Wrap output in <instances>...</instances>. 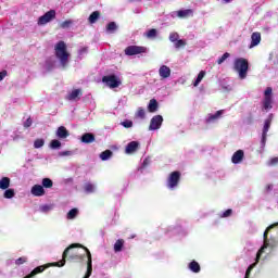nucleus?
I'll return each instance as SVG.
<instances>
[{
	"mask_svg": "<svg viewBox=\"0 0 278 278\" xmlns=\"http://www.w3.org/2000/svg\"><path fill=\"white\" fill-rule=\"evenodd\" d=\"M260 42H262V34L261 33H253L251 35V45H250V49H253V47H257V45H260Z\"/></svg>",
	"mask_w": 278,
	"mask_h": 278,
	"instance_id": "nucleus-15",
	"label": "nucleus"
},
{
	"mask_svg": "<svg viewBox=\"0 0 278 278\" xmlns=\"http://www.w3.org/2000/svg\"><path fill=\"white\" fill-rule=\"evenodd\" d=\"M51 210H53V207L49 204H45L40 206V212H43L45 214H47V212H51Z\"/></svg>",
	"mask_w": 278,
	"mask_h": 278,
	"instance_id": "nucleus-41",
	"label": "nucleus"
},
{
	"mask_svg": "<svg viewBox=\"0 0 278 278\" xmlns=\"http://www.w3.org/2000/svg\"><path fill=\"white\" fill-rule=\"evenodd\" d=\"M147 116V113L144 112V109L139 108L136 113V118L143 119Z\"/></svg>",
	"mask_w": 278,
	"mask_h": 278,
	"instance_id": "nucleus-34",
	"label": "nucleus"
},
{
	"mask_svg": "<svg viewBox=\"0 0 278 278\" xmlns=\"http://www.w3.org/2000/svg\"><path fill=\"white\" fill-rule=\"evenodd\" d=\"M60 155H62L63 157L67 155H73V151H63V152H60Z\"/></svg>",
	"mask_w": 278,
	"mask_h": 278,
	"instance_id": "nucleus-51",
	"label": "nucleus"
},
{
	"mask_svg": "<svg viewBox=\"0 0 278 278\" xmlns=\"http://www.w3.org/2000/svg\"><path fill=\"white\" fill-rule=\"evenodd\" d=\"M102 83L105 84L109 88H118L121 86V79L116 75H109L102 77Z\"/></svg>",
	"mask_w": 278,
	"mask_h": 278,
	"instance_id": "nucleus-8",
	"label": "nucleus"
},
{
	"mask_svg": "<svg viewBox=\"0 0 278 278\" xmlns=\"http://www.w3.org/2000/svg\"><path fill=\"white\" fill-rule=\"evenodd\" d=\"M30 192L34 197H45L46 194L45 187H42V185H34Z\"/></svg>",
	"mask_w": 278,
	"mask_h": 278,
	"instance_id": "nucleus-12",
	"label": "nucleus"
},
{
	"mask_svg": "<svg viewBox=\"0 0 278 278\" xmlns=\"http://www.w3.org/2000/svg\"><path fill=\"white\" fill-rule=\"evenodd\" d=\"M162 123H164V117L162 115H155L150 121L149 129L150 131H155L162 127Z\"/></svg>",
	"mask_w": 278,
	"mask_h": 278,
	"instance_id": "nucleus-11",
	"label": "nucleus"
},
{
	"mask_svg": "<svg viewBox=\"0 0 278 278\" xmlns=\"http://www.w3.org/2000/svg\"><path fill=\"white\" fill-rule=\"evenodd\" d=\"M54 51L58 60H60L61 65L63 66V68H65L66 64H68V55H70L68 51L66 50V42L59 41L55 45Z\"/></svg>",
	"mask_w": 278,
	"mask_h": 278,
	"instance_id": "nucleus-1",
	"label": "nucleus"
},
{
	"mask_svg": "<svg viewBox=\"0 0 278 278\" xmlns=\"http://www.w3.org/2000/svg\"><path fill=\"white\" fill-rule=\"evenodd\" d=\"M244 160V151L238 150L232 154L231 162L232 164H240Z\"/></svg>",
	"mask_w": 278,
	"mask_h": 278,
	"instance_id": "nucleus-16",
	"label": "nucleus"
},
{
	"mask_svg": "<svg viewBox=\"0 0 278 278\" xmlns=\"http://www.w3.org/2000/svg\"><path fill=\"white\" fill-rule=\"evenodd\" d=\"M189 268L190 270H192V273H201V265H199L197 263V261H192L190 264H189Z\"/></svg>",
	"mask_w": 278,
	"mask_h": 278,
	"instance_id": "nucleus-28",
	"label": "nucleus"
},
{
	"mask_svg": "<svg viewBox=\"0 0 278 278\" xmlns=\"http://www.w3.org/2000/svg\"><path fill=\"white\" fill-rule=\"evenodd\" d=\"M231 54H229V52L224 53L218 60H217V64H223V62H225V60H227Z\"/></svg>",
	"mask_w": 278,
	"mask_h": 278,
	"instance_id": "nucleus-42",
	"label": "nucleus"
},
{
	"mask_svg": "<svg viewBox=\"0 0 278 278\" xmlns=\"http://www.w3.org/2000/svg\"><path fill=\"white\" fill-rule=\"evenodd\" d=\"M70 260H81V256H77V255H70Z\"/></svg>",
	"mask_w": 278,
	"mask_h": 278,
	"instance_id": "nucleus-52",
	"label": "nucleus"
},
{
	"mask_svg": "<svg viewBox=\"0 0 278 278\" xmlns=\"http://www.w3.org/2000/svg\"><path fill=\"white\" fill-rule=\"evenodd\" d=\"M10 188V178L2 177L0 179V190H8Z\"/></svg>",
	"mask_w": 278,
	"mask_h": 278,
	"instance_id": "nucleus-24",
	"label": "nucleus"
},
{
	"mask_svg": "<svg viewBox=\"0 0 278 278\" xmlns=\"http://www.w3.org/2000/svg\"><path fill=\"white\" fill-rule=\"evenodd\" d=\"M68 136H71V132L68 131V129H66V127L60 126L56 129V138H60V140H64L68 138Z\"/></svg>",
	"mask_w": 278,
	"mask_h": 278,
	"instance_id": "nucleus-14",
	"label": "nucleus"
},
{
	"mask_svg": "<svg viewBox=\"0 0 278 278\" xmlns=\"http://www.w3.org/2000/svg\"><path fill=\"white\" fill-rule=\"evenodd\" d=\"M116 29H118V26L116 25V22H111L106 25V31L109 34H114V31H116Z\"/></svg>",
	"mask_w": 278,
	"mask_h": 278,
	"instance_id": "nucleus-29",
	"label": "nucleus"
},
{
	"mask_svg": "<svg viewBox=\"0 0 278 278\" xmlns=\"http://www.w3.org/2000/svg\"><path fill=\"white\" fill-rule=\"evenodd\" d=\"M275 227H278V223L271 224L267 227V229L265 230L263 238H264V244L263 247L258 250L257 254H256V260H255V266H257V263L260 262V258L262 257V253H264V249H268L270 247V243H268V231H270V229H275Z\"/></svg>",
	"mask_w": 278,
	"mask_h": 278,
	"instance_id": "nucleus-3",
	"label": "nucleus"
},
{
	"mask_svg": "<svg viewBox=\"0 0 278 278\" xmlns=\"http://www.w3.org/2000/svg\"><path fill=\"white\" fill-rule=\"evenodd\" d=\"M112 155H114L112 150H105V151L101 152L100 159L102 160V162H105V161L110 160V157H112Z\"/></svg>",
	"mask_w": 278,
	"mask_h": 278,
	"instance_id": "nucleus-26",
	"label": "nucleus"
},
{
	"mask_svg": "<svg viewBox=\"0 0 278 278\" xmlns=\"http://www.w3.org/2000/svg\"><path fill=\"white\" fill-rule=\"evenodd\" d=\"M271 123H273V115H269V117L267 119H265V124L263 127V134H262V139H261L262 147H266V138L268 136V130L270 129Z\"/></svg>",
	"mask_w": 278,
	"mask_h": 278,
	"instance_id": "nucleus-9",
	"label": "nucleus"
},
{
	"mask_svg": "<svg viewBox=\"0 0 278 278\" xmlns=\"http://www.w3.org/2000/svg\"><path fill=\"white\" fill-rule=\"evenodd\" d=\"M233 70L239 74V79H247L249 73V60L244 58L236 59Z\"/></svg>",
	"mask_w": 278,
	"mask_h": 278,
	"instance_id": "nucleus-2",
	"label": "nucleus"
},
{
	"mask_svg": "<svg viewBox=\"0 0 278 278\" xmlns=\"http://www.w3.org/2000/svg\"><path fill=\"white\" fill-rule=\"evenodd\" d=\"M149 164H151V159L147 157L143 160L142 166L143 168H147V166H149Z\"/></svg>",
	"mask_w": 278,
	"mask_h": 278,
	"instance_id": "nucleus-50",
	"label": "nucleus"
},
{
	"mask_svg": "<svg viewBox=\"0 0 278 278\" xmlns=\"http://www.w3.org/2000/svg\"><path fill=\"white\" fill-rule=\"evenodd\" d=\"M220 116H223V110L217 111L215 114H210L206 123H214V121H217Z\"/></svg>",
	"mask_w": 278,
	"mask_h": 278,
	"instance_id": "nucleus-23",
	"label": "nucleus"
},
{
	"mask_svg": "<svg viewBox=\"0 0 278 278\" xmlns=\"http://www.w3.org/2000/svg\"><path fill=\"white\" fill-rule=\"evenodd\" d=\"M205 77V71H201L199 74H198V77L197 79L194 80L193 83V86L194 88H197V86H199L201 84V81H203V78Z\"/></svg>",
	"mask_w": 278,
	"mask_h": 278,
	"instance_id": "nucleus-30",
	"label": "nucleus"
},
{
	"mask_svg": "<svg viewBox=\"0 0 278 278\" xmlns=\"http://www.w3.org/2000/svg\"><path fill=\"white\" fill-rule=\"evenodd\" d=\"M146 37H148L149 39L157 38V29L151 28L146 33Z\"/></svg>",
	"mask_w": 278,
	"mask_h": 278,
	"instance_id": "nucleus-33",
	"label": "nucleus"
},
{
	"mask_svg": "<svg viewBox=\"0 0 278 278\" xmlns=\"http://www.w3.org/2000/svg\"><path fill=\"white\" fill-rule=\"evenodd\" d=\"M85 191H87L88 193L94 192V185L88 182L85 185Z\"/></svg>",
	"mask_w": 278,
	"mask_h": 278,
	"instance_id": "nucleus-43",
	"label": "nucleus"
},
{
	"mask_svg": "<svg viewBox=\"0 0 278 278\" xmlns=\"http://www.w3.org/2000/svg\"><path fill=\"white\" fill-rule=\"evenodd\" d=\"M121 125H123L125 127V129H130V127H134V122L126 119V121L122 122Z\"/></svg>",
	"mask_w": 278,
	"mask_h": 278,
	"instance_id": "nucleus-40",
	"label": "nucleus"
},
{
	"mask_svg": "<svg viewBox=\"0 0 278 278\" xmlns=\"http://www.w3.org/2000/svg\"><path fill=\"white\" fill-rule=\"evenodd\" d=\"M41 184L42 188H53V180H51V178H43Z\"/></svg>",
	"mask_w": 278,
	"mask_h": 278,
	"instance_id": "nucleus-31",
	"label": "nucleus"
},
{
	"mask_svg": "<svg viewBox=\"0 0 278 278\" xmlns=\"http://www.w3.org/2000/svg\"><path fill=\"white\" fill-rule=\"evenodd\" d=\"M231 0H225L226 3H230Z\"/></svg>",
	"mask_w": 278,
	"mask_h": 278,
	"instance_id": "nucleus-53",
	"label": "nucleus"
},
{
	"mask_svg": "<svg viewBox=\"0 0 278 278\" xmlns=\"http://www.w3.org/2000/svg\"><path fill=\"white\" fill-rule=\"evenodd\" d=\"M78 214H79V210L78 208H72L67 213L66 218H67V220H73V219L77 218Z\"/></svg>",
	"mask_w": 278,
	"mask_h": 278,
	"instance_id": "nucleus-27",
	"label": "nucleus"
},
{
	"mask_svg": "<svg viewBox=\"0 0 278 278\" xmlns=\"http://www.w3.org/2000/svg\"><path fill=\"white\" fill-rule=\"evenodd\" d=\"M27 262V257L23 256L15 261L16 266H21L22 264H25Z\"/></svg>",
	"mask_w": 278,
	"mask_h": 278,
	"instance_id": "nucleus-46",
	"label": "nucleus"
},
{
	"mask_svg": "<svg viewBox=\"0 0 278 278\" xmlns=\"http://www.w3.org/2000/svg\"><path fill=\"white\" fill-rule=\"evenodd\" d=\"M41 147H45V139H36L34 142V148L41 149Z\"/></svg>",
	"mask_w": 278,
	"mask_h": 278,
	"instance_id": "nucleus-35",
	"label": "nucleus"
},
{
	"mask_svg": "<svg viewBox=\"0 0 278 278\" xmlns=\"http://www.w3.org/2000/svg\"><path fill=\"white\" fill-rule=\"evenodd\" d=\"M55 10H50L46 12L38 18V25H47V23H51L55 18Z\"/></svg>",
	"mask_w": 278,
	"mask_h": 278,
	"instance_id": "nucleus-10",
	"label": "nucleus"
},
{
	"mask_svg": "<svg viewBox=\"0 0 278 278\" xmlns=\"http://www.w3.org/2000/svg\"><path fill=\"white\" fill-rule=\"evenodd\" d=\"M277 164H278V157L276 156L270 159L268 166H277Z\"/></svg>",
	"mask_w": 278,
	"mask_h": 278,
	"instance_id": "nucleus-47",
	"label": "nucleus"
},
{
	"mask_svg": "<svg viewBox=\"0 0 278 278\" xmlns=\"http://www.w3.org/2000/svg\"><path fill=\"white\" fill-rule=\"evenodd\" d=\"M125 245V240L118 239L114 244L115 253H121L123 251V247Z\"/></svg>",
	"mask_w": 278,
	"mask_h": 278,
	"instance_id": "nucleus-25",
	"label": "nucleus"
},
{
	"mask_svg": "<svg viewBox=\"0 0 278 278\" xmlns=\"http://www.w3.org/2000/svg\"><path fill=\"white\" fill-rule=\"evenodd\" d=\"M275 227H278V223L271 224L267 227V229L265 230L263 238H264V244L263 247L258 250L257 254H256V260H255V266H257V263L260 262V258L262 257V253H264V249H268L270 247V243H268V231H270V229H275Z\"/></svg>",
	"mask_w": 278,
	"mask_h": 278,
	"instance_id": "nucleus-4",
	"label": "nucleus"
},
{
	"mask_svg": "<svg viewBox=\"0 0 278 278\" xmlns=\"http://www.w3.org/2000/svg\"><path fill=\"white\" fill-rule=\"evenodd\" d=\"M187 42L186 40L184 39H178L176 42H175V48L176 49H181L184 47H186Z\"/></svg>",
	"mask_w": 278,
	"mask_h": 278,
	"instance_id": "nucleus-38",
	"label": "nucleus"
},
{
	"mask_svg": "<svg viewBox=\"0 0 278 278\" xmlns=\"http://www.w3.org/2000/svg\"><path fill=\"white\" fill-rule=\"evenodd\" d=\"M81 142L85 144H92L94 142V135L92 132H86L81 136Z\"/></svg>",
	"mask_w": 278,
	"mask_h": 278,
	"instance_id": "nucleus-20",
	"label": "nucleus"
},
{
	"mask_svg": "<svg viewBox=\"0 0 278 278\" xmlns=\"http://www.w3.org/2000/svg\"><path fill=\"white\" fill-rule=\"evenodd\" d=\"M181 180V172L175 170L169 174L167 179V187L173 190L179 186V181Z\"/></svg>",
	"mask_w": 278,
	"mask_h": 278,
	"instance_id": "nucleus-5",
	"label": "nucleus"
},
{
	"mask_svg": "<svg viewBox=\"0 0 278 278\" xmlns=\"http://www.w3.org/2000/svg\"><path fill=\"white\" fill-rule=\"evenodd\" d=\"M60 147H62V142H60V140L53 139L50 142V148L51 149H60Z\"/></svg>",
	"mask_w": 278,
	"mask_h": 278,
	"instance_id": "nucleus-36",
	"label": "nucleus"
},
{
	"mask_svg": "<svg viewBox=\"0 0 278 278\" xmlns=\"http://www.w3.org/2000/svg\"><path fill=\"white\" fill-rule=\"evenodd\" d=\"M73 24L72 20L64 21L60 24L61 29H68Z\"/></svg>",
	"mask_w": 278,
	"mask_h": 278,
	"instance_id": "nucleus-37",
	"label": "nucleus"
},
{
	"mask_svg": "<svg viewBox=\"0 0 278 278\" xmlns=\"http://www.w3.org/2000/svg\"><path fill=\"white\" fill-rule=\"evenodd\" d=\"M159 75H160L161 79H168V77H170V67H168L166 65H162L159 68Z\"/></svg>",
	"mask_w": 278,
	"mask_h": 278,
	"instance_id": "nucleus-17",
	"label": "nucleus"
},
{
	"mask_svg": "<svg viewBox=\"0 0 278 278\" xmlns=\"http://www.w3.org/2000/svg\"><path fill=\"white\" fill-rule=\"evenodd\" d=\"M33 121L31 117H28L25 122H24V127L27 129L29 128L30 125H33Z\"/></svg>",
	"mask_w": 278,
	"mask_h": 278,
	"instance_id": "nucleus-48",
	"label": "nucleus"
},
{
	"mask_svg": "<svg viewBox=\"0 0 278 278\" xmlns=\"http://www.w3.org/2000/svg\"><path fill=\"white\" fill-rule=\"evenodd\" d=\"M176 14L178 18H190V16H194V11L191 9L179 10Z\"/></svg>",
	"mask_w": 278,
	"mask_h": 278,
	"instance_id": "nucleus-19",
	"label": "nucleus"
},
{
	"mask_svg": "<svg viewBox=\"0 0 278 278\" xmlns=\"http://www.w3.org/2000/svg\"><path fill=\"white\" fill-rule=\"evenodd\" d=\"M15 194L16 192L14 191V189H5L3 197L4 199H14Z\"/></svg>",
	"mask_w": 278,
	"mask_h": 278,
	"instance_id": "nucleus-32",
	"label": "nucleus"
},
{
	"mask_svg": "<svg viewBox=\"0 0 278 278\" xmlns=\"http://www.w3.org/2000/svg\"><path fill=\"white\" fill-rule=\"evenodd\" d=\"M81 89H75L66 96L67 101H79L81 99Z\"/></svg>",
	"mask_w": 278,
	"mask_h": 278,
	"instance_id": "nucleus-13",
	"label": "nucleus"
},
{
	"mask_svg": "<svg viewBox=\"0 0 278 278\" xmlns=\"http://www.w3.org/2000/svg\"><path fill=\"white\" fill-rule=\"evenodd\" d=\"M5 77H8V71L3 70L2 72H0V81H3Z\"/></svg>",
	"mask_w": 278,
	"mask_h": 278,
	"instance_id": "nucleus-49",
	"label": "nucleus"
},
{
	"mask_svg": "<svg viewBox=\"0 0 278 278\" xmlns=\"http://www.w3.org/2000/svg\"><path fill=\"white\" fill-rule=\"evenodd\" d=\"M254 268H255V263L251 264V265L248 267V269H247V271H245V277H244V278L251 277V270H253Z\"/></svg>",
	"mask_w": 278,
	"mask_h": 278,
	"instance_id": "nucleus-44",
	"label": "nucleus"
},
{
	"mask_svg": "<svg viewBox=\"0 0 278 278\" xmlns=\"http://www.w3.org/2000/svg\"><path fill=\"white\" fill-rule=\"evenodd\" d=\"M99 18H101V12L94 11L89 15L88 22L90 23V25H94V23H97Z\"/></svg>",
	"mask_w": 278,
	"mask_h": 278,
	"instance_id": "nucleus-21",
	"label": "nucleus"
},
{
	"mask_svg": "<svg viewBox=\"0 0 278 278\" xmlns=\"http://www.w3.org/2000/svg\"><path fill=\"white\" fill-rule=\"evenodd\" d=\"M179 40V33H170L169 34V41L170 42H176Z\"/></svg>",
	"mask_w": 278,
	"mask_h": 278,
	"instance_id": "nucleus-39",
	"label": "nucleus"
},
{
	"mask_svg": "<svg viewBox=\"0 0 278 278\" xmlns=\"http://www.w3.org/2000/svg\"><path fill=\"white\" fill-rule=\"evenodd\" d=\"M125 55H140V53H147V47L144 46H128L124 50Z\"/></svg>",
	"mask_w": 278,
	"mask_h": 278,
	"instance_id": "nucleus-6",
	"label": "nucleus"
},
{
	"mask_svg": "<svg viewBox=\"0 0 278 278\" xmlns=\"http://www.w3.org/2000/svg\"><path fill=\"white\" fill-rule=\"evenodd\" d=\"M157 108H159L157 100L151 99L148 104V111L150 113H154V112H157Z\"/></svg>",
	"mask_w": 278,
	"mask_h": 278,
	"instance_id": "nucleus-22",
	"label": "nucleus"
},
{
	"mask_svg": "<svg viewBox=\"0 0 278 278\" xmlns=\"http://www.w3.org/2000/svg\"><path fill=\"white\" fill-rule=\"evenodd\" d=\"M138 147H140V143L138 141H131L126 146L125 153H136V151H138Z\"/></svg>",
	"mask_w": 278,
	"mask_h": 278,
	"instance_id": "nucleus-18",
	"label": "nucleus"
},
{
	"mask_svg": "<svg viewBox=\"0 0 278 278\" xmlns=\"http://www.w3.org/2000/svg\"><path fill=\"white\" fill-rule=\"evenodd\" d=\"M231 214H233V211L231 208H228L223 213L222 218H229Z\"/></svg>",
	"mask_w": 278,
	"mask_h": 278,
	"instance_id": "nucleus-45",
	"label": "nucleus"
},
{
	"mask_svg": "<svg viewBox=\"0 0 278 278\" xmlns=\"http://www.w3.org/2000/svg\"><path fill=\"white\" fill-rule=\"evenodd\" d=\"M263 109L273 110V88L270 87H267L264 92Z\"/></svg>",
	"mask_w": 278,
	"mask_h": 278,
	"instance_id": "nucleus-7",
	"label": "nucleus"
}]
</instances>
